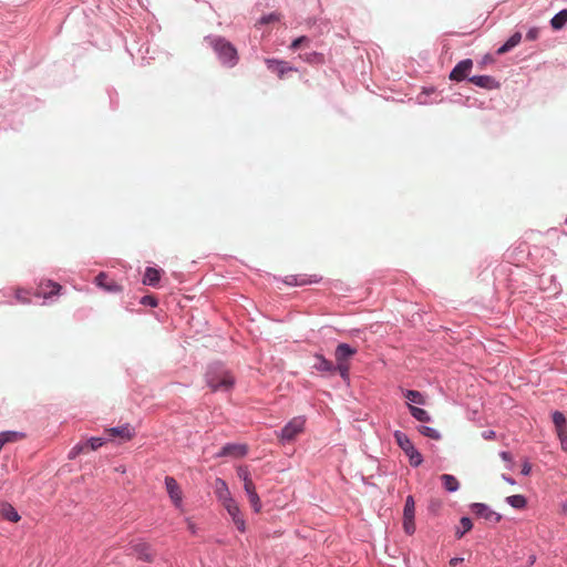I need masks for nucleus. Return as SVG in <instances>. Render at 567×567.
I'll return each mask as SVG.
<instances>
[{
    "instance_id": "nucleus-10",
    "label": "nucleus",
    "mask_w": 567,
    "mask_h": 567,
    "mask_svg": "<svg viewBox=\"0 0 567 567\" xmlns=\"http://www.w3.org/2000/svg\"><path fill=\"white\" fill-rule=\"evenodd\" d=\"M266 64L271 72H275L278 75L279 79H284L288 72L297 71V69L292 68L288 62L276 59H267Z\"/></svg>"
},
{
    "instance_id": "nucleus-1",
    "label": "nucleus",
    "mask_w": 567,
    "mask_h": 567,
    "mask_svg": "<svg viewBox=\"0 0 567 567\" xmlns=\"http://www.w3.org/2000/svg\"><path fill=\"white\" fill-rule=\"evenodd\" d=\"M206 382H207V385L214 392L229 391L235 383V379H234L233 374L225 368L214 367L207 371Z\"/></svg>"
},
{
    "instance_id": "nucleus-50",
    "label": "nucleus",
    "mask_w": 567,
    "mask_h": 567,
    "mask_svg": "<svg viewBox=\"0 0 567 567\" xmlns=\"http://www.w3.org/2000/svg\"><path fill=\"white\" fill-rule=\"evenodd\" d=\"M493 436H494V432H489V434H488V435H486L485 437L491 439V437H493Z\"/></svg>"
},
{
    "instance_id": "nucleus-40",
    "label": "nucleus",
    "mask_w": 567,
    "mask_h": 567,
    "mask_svg": "<svg viewBox=\"0 0 567 567\" xmlns=\"http://www.w3.org/2000/svg\"><path fill=\"white\" fill-rule=\"evenodd\" d=\"M138 558L146 560V561H152L153 555L151 553H148L147 547L143 545L142 549L138 551Z\"/></svg>"
},
{
    "instance_id": "nucleus-45",
    "label": "nucleus",
    "mask_w": 567,
    "mask_h": 567,
    "mask_svg": "<svg viewBox=\"0 0 567 567\" xmlns=\"http://www.w3.org/2000/svg\"><path fill=\"white\" fill-rule=\"evenodd\" d=\"M532 471V466L528 462L524 463L523 467H522V474L523 475H528Z\"/></svg>"
},
{
    "instance_id": "nucleus-2",
    "label": "nucleus",
    "mask_w": 567,
    "mask_h": 567,
    "mask_svg": "<svg viewBox=\"0 0 567 567\" xmlns=\"http://www.w3.org/2000/svg\"><path fill=\"white\" fill-rule=\"evenodd\" d=\"M394 439L400 449L405 453L409 457L410 465L413 467H417L422 464L423 457L421 453L415 449L411 440L408 435L401 431L394 432Z\"/></svg>"
},
{
    "instance_id": "nucleus-3",
    "label": "nucleus",
    "mask_w": 567,
    "mask_h": 567,
    "mask_svg": "<svg viewBox=\"0 0 567 567\" xmlns=\"http://www.w3.org/2000/svg\"><path fill=\"white\" fill-rule=\"evenodd\" d=\"M213 47L223 64L234 66L237 63V50L233 47L231 43L225 39L219 38L213 41Z\"/></svg>"
},
{
    "instance_id": "nucleus-13",
    "label": "nucleus",
    "mask_w": 567,
    "mask_h": 567,
    "mask_svg": "<svg viewBox=\"0 0 567 567\" xmlns=\"http://www.w3.org/2000/svg\"><path fill=\"white\" fill-rule=\"evenodd\" d=\"M553 423L555 425L560 443L564 445V443H567V421L565 415L559 411H555L553 413Z\"/></svg>"
},
{
    "instance_id": "nucleus-27",
    "label": "nucleus",
    "mask_w": 567,
    "mask_h": 567,
    "mask_svg": "<svg viewBox=\"0 0 567 567\" xmlns=\"http://www.w3.org/2000/svg\"><path fill=\"white\" fill-rule=\"evenodd\" d=\"M404 396L410 401V402H413V403H416V404H425V398L424 395L419 392V391H415V390H406L404 392Z\"/></svg>"
},
{
    "instance_id": "nucleus-16",
    "label": "nucleus",
    "mask_w": 567,
    "mask_h": 567,
    "mask_svg": "<svg viewBox=\"0 0 567 567\" xmlns=\"http://www.w3.org/2000/svg\"><path fill=\"white\" fill-rule=\"evenodd\" d=\"M106 433L110 437H120L121 441H130L134 436V430L128 424L107 429Z\"/></svg>"
},
{
    "instance_id": "nucleus-18",
    "label": "nucleus",
    "mask_w": 567,
    "mask_h": 567,
    "mask_svg": "<svg viewBox=\"0 0 567 567\" xmlns=\"http://www.w3.org/2000/svg\"><path fill=\"white\" fill-rule=\"evenodd\" d=\"M0 516L12 523H17L20 520V515L18 514V512L11 504L7 502L0 503Z\"/></svg>"
},
{
    "instance_id": "nucleus-23",
    "label": "nucleus",
    "mask_w": 567,
    "mask_h": 567,
    "mask_svg": "<svg viewBox=\"0 0 567 567\" xmlns=\"http://www.w3.org/2000/svg\"><path fill=\"white\" fill-rule=\"evenodd\" d=\"M567 23V9L560 10L550 20V25L554 30H560Z\"/></svg>"
},
{
    "instance_id": "nucleus-9",
    "label": "nucleus",
    "mask_w": 567,
    "mask_h": 567,
    "mask_svg": "<svg viewBox=\"0 0 567 567\" xmlns=\"http://www.w3.org/2000/svg\"><path fill=\"white\" fill-rule=\"evenodd\" d=\"M472 68H473V61L471 59L462 60L451 71L450 79L452 81H456V82L463 81L467 78Z\"/></svg>"
},
{
    "instance_id": "nucleus-14",
    "label": "nucleus",
    "mask_w": 567,
    "mask_h": 567,
    "mask_svg": "<svg viewBox=\"0 0 567 567\" xmlns=\"http://www.w3.org/2000/svg\"><path fill=\"white\" fill-rule=\"evenodd\" d=\"M95 284L107 292L116 293L122 291L121 285L110 278L105 272H101L95 277Z\"/></svg>"
},
{
    "instance_id": "nucleus-44",
    "label": "nucleus",
    "mask_w": 567,
    "mask_h": 567,
    "mask_svg": "<svg viewBox=\"0 0 567 567\" xmlns=\"http://www.w3.org/2000/svg\"><path fill=\"white\" fill-rule=\"evenodd\" d=\"M538 34H539V29L538 28H532L526 33V39L530 40V41L536 40L538 38Z\"/></svg>"
},
{
    "instance_id": "nucleus-37",
    "label": "nucleus",
    "mask_w": 567,
    "mask_h": 567,
    "mask_svg": "<svg viewBox=\"0 0 567 567\" xmlns=\"http://www.w3.org/2000/svg\"><path fill=\"white\" fill-rule=\"evenodd\" d=\"M334 372H338L343 380H349L350 365H334Z\"/></svg>"
},
{
    "instance_id": "nucleus-38",
    "label": "nucleus",
    "mask_w": 567,
    "mask_h": 567,
    "mask_svg": "<svg viewBox=\"0 0 567 567\" xmlns=\"http://www.w3.org/2000/svg\"><path fill=\"white\" fill-rule=\"evenodd\" d=\"M237 476L243 481V482H246V481H249L251 480L250 477V473H249V470L247 466H239L237 468Z\"/></svg>"
},
{
    "instance_id": "nucleus-24",
    "label": "nucleus",
    "mask_w": 567,
    "mask_h": 567,
    "mask_svg": "<svg viewBox=\"0 0 567 567\" xmlns=\"http://www.w3.org/2000/svg\"><path fill=\"white\" fill-rule=\"evenodd\" d=\"M442 484L447 492H455L460 487L457 478L450 474H443L441 476Z\"/></svg>"
},
{
    "instance_id": "nucleus-35",
    "label": "nucleus",
    "mask_w": 567,
    "mask_h": 567,
    "mask_svg": "<svg viewBox=\"0 0 567 567\" xmlns=\"http://www.w3.org/2000/svg\"><path fill=\"white\" fill-rule=\"evenodd\" d=\"M403 529L408 535H412L415 532L414 517H403Z\"/></svg>"
},
{
    "instance_id": "nucleus-28",
    "label": "nucleus",
    "mask_w": 567,
    "mask_h": 567,
    "mask_svg": "<svg viewBox=\"0 0 567 567\" xmlns=\"http://www.w3.org/2000/svg\"><path fill=\"white\" fill-rule=\"evenodd\" d=\"M506 502L514 508L522 509L526 506V498L523 495H512L506 498Z\"/></svg>"
},
{
    "instance_id": "nucleus-31",
    "label": "nucleus",
    "mask_w": 567,
    "mask_h": 567,
    "mask_svg": "<svg viewBox=\"0 0 567 567\" xmlns=\"http://www.w3.org/2000/svg\"><path fill=\"white\" fill-rule=\"evenodd\" d=\"M419 432L426 436V437H430L432 440H440L441 439V434L437 430L433 429V427H430V426H425V425H422L419 427Z\"/></svg>"
},
{
    "instance_id": "nucleus-21",
    "label": "nucleus",
    "mask_w": 567,
    "mask_h": 567,
    "mask_svg": "<svg viewBox=\"0 0 567 567\" xmlns=\"http://www.w3.org/2000/svg\"><path fill=\"white\" fill-rule=\"evenodd\" d=\"M161 279V271L156 268L147 267L143 277V284L156 286Z\"/></svg>"
},
{
    "instance_id": "nucleus-7",
    "label": "nucleus",
    "mask_w": 567,
    "mask_h": 567,
    "mask_svg": "<svg viewBox=\"0 0 567 567\" xmlns=\"http://www.w3.org/2000/svg\"><path fill=\"white\" fill-rule=\"evenodd\" d=\"M472 512L481 517L484 518L486 522L489 523H498L502 519V515L491 509L487 505L482 503H474L471 505Z\"/></svg>"
},
{
    "instance_id": "nucleus-30",
    "label": "nucleus",
    "mask_w": 567,
    "mask_h": 567,
    "mask_svg": "<svg viewBox=\"0 0 567 567\" xmlns=\"http://www.w3.org/2000/svg\"><path fill=\"white\" fill-rule=\"evenodd\" d=\"M415 515V502L413 496L409 495L405 499L403 517H414Z\"/></svg>"
},
{
    "instance_id": "nucleus-36",
    "label": "nucleus",
    "mask_w": 567,
    "mask_h": 567,
    "mask_svg": "<svg viewBox=\"0 0 567 567\" xmlns=\"http://www.w3.org/2000/svg\"><path fill=\"white\" fill-rule=\"evenodd\" d=\"M84 443H87V451H90V450L95 451L104 444V441L101 437H91L90 440L85 441Z\"/></svg>"
},
{
    "instance_id": "nucleus-41",
    "label": "nucleus",
    "mask_w": 567,
    "mask_h": 567,
    "mask_svg": "<svg viewBox=\"0 0 567 567\" xmlns=\"http://www.w3.org/2000/svg\"><path fill=\"white\" fill-rule=\"evenodd\" d=\"M307 42H309V39H308L307 37L302 35V37H299V38H297L296 40H293V41H292V43H291V45H290V48H291L292 50H297V49H299L303 43H307Z\"/></svg>"
},
{
    "instance_id": "nucleus-22",
    "label": "nucleus",
    "mask_w": 567,
    "mask_h": 567,
    "mask_svg": "<svg viewBox=\"0 0 567 567\" xmlns=\"http://www.w3.org/2000/svg\"><path fill=\"white\" fill-rule=\"evenodd\" d=\"M522 40V34L519 32H515L501 48L497 50V54H504L519 44Z\"/></svg>"
},
{
    "instance_id": "nucleus-34",
    "label": "nucleus",
    "mask_w": 567,
    "mask_h": 567,
    "mask_svg": "<svg viewBox=\"0 0 567 567\" xmlns=\"http://www.w3.org/2000/svg\"><path fill=\"white\" fill-rule=\"evenodd\" d=\"M301 58L308 63H322L323 62V55L320 53H317V52L301 55Z\"/></svg>"
},
{
    "instance_id": "nucleus-42",
    "label": "nucleus",
    "mask_w": 567,
    "mask_h": 567,
    "mask_svg": "<svg viewBox=\"0 0 567 567\" xmlns=\"http://www.w3.org/2000/svg\"><path fill=\"white\" fill-rule=\"evenodd\" d=\"M279 20V16L276 14V13H270L268 16H264L261 19H260V23L261 24H267V23H270V22H274V21H277Z\"/></svg>"
},
{
    "instance_id": "nucleus-11",
    "label": "nucleus",
    "mask_w": 567,
    "mask_h": 567,
    "mask_svg": "<svg viewBox=\"0 0 567 567\" xmlns=\"http://www.w3.org/2000/svg\"><path fill=\"white\" fill-rule=\"evenodd\" d=\"M248 453V446L246 444H226L218 452L217 457L231 456L235 458L244 457Z\"/></svg>"
},
{
    "instance_id": "nucleus-26",
    "label": "nucleus",
    "mask_w": 567,
    "mask_h": 567,
    "mask_svg": "<svg viewBox=\"0 0 567 567\" xmlns=\"http://www.w3.org/2000/svg\"><path fill=\"white\" fill-rule=\"evenodd\" d=\"M0 437L3 441V445L24 439V434L17 431H6L0 433Z\"/></svg>"
},
{
    "instance_id": "nucleus-33",
    "label": "nucleus",
    "mask_w": 567,
    "mask_h": 567,
    "mask_svg": "<svg viewBox=\"0 0 567 567\" xmlns=\"http://www.w3.org/2000/svg\"><path fill=\"white\" fill-rule=\"evenodd\" d=\"M87 452V443H79L75 446L72 447V450L69 453V458L73 460L81 453Z\"/></svg>"
},
{
    "instance_id": "nucleus-29",
    "label": "nucleus",
    "mask_w": 567,
    "mask_h": 567,
    "mask_svg": "<svg viewBox=\"0 0 567 567\" xmlns=\"http://www.w3.org/2000/svg\"><path fill=\"white\" fill-rule=\"evenodd\" d=\"M319 280H320V278H318L316 275L311 276L310 279L301 278L300 280H298V278L296 276H288L286 278V284H288V285H300L301 286V285L318 282Z\"/></svg>"
},
{
    "instance_id": "nucleus-5",
    "label": "nucleus",
    "mask_w": 567,
    "mask_h": 567,
    "mask_svg": "<svg viewBox=\"0 0 567 567\" xmlns=\"http://www.w3.org/2000/svg\"><path fill=\"white\" fill-rule=\"evenodd\" d=\"M357 353V349L348 343H339L334 351V365H350V361Z\"/></svg>"
},
{
    "instance_id": "nucleus-39",
    "label": "nucleus",
    "mask_w": 567,
    "mask_h": 567,
    "mask_svg": "<svg viewBox=\"0 0 567 567\" xmlns=\"http://www.w3.org/2000/svg\"><path fill=\"white\" fill-rule=\"evenodd\" d=\"M16 298L21 303H29L30 302V299L28 298V292L25 290H22V289H17L16 290Z\"/></svg>"
},
{
    "instance_id": "nucleus-17",
    "label": "nucleus",
    "mask_w": 567,
    "mask_h": 567,
    "mask_svg": "<svg viewBox=\"0 0 567 567\" xmlns=\"http://www.w3.org/2000/svg\"><path fill=\"white\" fill-rule=\"evenodd\" d=\"M468 81L476 86L488 90L498 87V83L489 75H475L470 78Z\"/></svg>"
},
{
    "instance_id": "nucleus-6",
    "label": "nucleus",
    "mask_w": 567,
    "mask_h": 567,
    "mask_svg": "<svg viewBox=\"0 0 567 567\" xmlns=\"http://www.w3.org/2000/svg\"><path fill=\"white\" fill-rule=\"evenodd\" d=\"M229 516L233 518L237 529L241 533L246 530V523L244 516L240 513L239 506L235 499H228L227 503L223 504Z\"/></svg>"
},
{
    "instance_id": "nucleus-43",
    "label": "nucleus",
    "mask_w": 567,
    "mask_h": 567,
    "mask_svg": "<svg viewBox=\"0 0 567 567\" xmlns=\"http://www.w3.org/2000/svg\"><path fill=\"white\" fill-rule=\"evenodd\" d=\"M141 302L143 305H147V306H151V307H156L157 306V300L153 296H145V297H143Z\"/></svg>"
},
{
    "instance_id": "nucleus-15",
    "label": "nucleus",
    "mask_w": 567,
    "mask_h": 567,
    "mask_svg": "<svg viewBox=\"0 0 567 567\" xmlns=\"http://www.w3.org/2000/svg\"><path fill=\"white\" fill-rule=\"evenodd\" d=\"M243 483H244V489L248 496L250 505L252 506V508L256 513H259L261 509V502L256 492V486H255L252 480H249V481H246Z\"/></svg>"
},
{
    "instance_id": "nucleus-32",
    "label": "nucleus",
    "mask_w": 567,
    "mask_h": 567,
    "mask_svg": "<svg viewBox=\"0 0 567 567\" xmlns=\"http://www.w3.org/2000/svg\"><path fill=\"white\" fill-rule=\"evenodd\" d=\"M460 524L462 526V530L457 529L455 532V536L457 538H462L463 535L467 532H470L473 527L472 520L468 517H462L460 520Z\"/></svg>"
},
{
    "instance_id": "nucleus-51",
    "label": "nucleus",
    "mask_w": 567,
    "mask_h": 567,
    "mask_svg": "<svg viewBox=\"0 0 567 567\" xmlns=\"http://www.w3.org/2000/svg\"><path fill=\"white\" fill-rule=\"evenodd\" d=\"M561 447L566 451L567 450V443H564V445H561Z\"/></svg>"
},
{
    "instance_id": "nucleus-4",
    "label": "nucleus",
    "mask_w": 567,
    "mask_h": 567,
    "mask_svg": "<svg viewBox=\"0 0 567 567\" xmlns=\"http://www.w3.org/2000/svg\"><path fill=\"white\" fill-rule=\"evenodd\" d=\"M306 419L303 416H296L291 419L277 435L279 441L292 442L296 437L305 431Z\"/></svg>"
},
{
    "instance_id": "nucleus-48",
    "label": "nucleus",
    "mask_w": 567,
    "mask_h": 567,
    "mask_svg": "<svg viewBox=\"0 0 567 567\" xmlns=\"http://www.w3.org/2000/svg\"><path fill=\"white\" fill-rule=\"evenodd\" d=\"M187 528L194 534L195 533V524L193 522H190L189 519L187 520Z\"/></svg>"
},
{
    "instance_id": "nucleus-8",
    "label": "nucleus",
    "mask_w": 567,
    "mask_h": 567,
    "mask_svg": "<svg viewBox=\"0 0 567 567\" xmlns=\"http://www.w3.org/2000/svg\"><path fill=\"white\" fill-rule=\"evenodd\" d=\"M165 486H166L167 494H168L169 498L172 499L173 504L176 507H181L182 502H183V492H182L181 486L178 485L177 481L172 476H166L165 477Z\"/></svg>"
},
{
    "instance_id": "nucleus-20",
    "label": "nucleus",
    "mask_w": 567,
    "mask_h": 567,
    "mask_svg": "<svg viewBox=\"0 0 567 567\" xmlns=\"http://www.w3.org/2000/svg\"><path fill=\"white\" fill-rule=\"evenodd\" d=\"M316 362L313 363V369L322 372L334 373V364L326 359L322 354L315 355Z\"/></svg>"
},
{
    "instance_id": "nucleus-49",
    "label": "nucleus",
    "mask_w": 567,
    "mask_h": 567,
    "mask_svg": "<svg viewBox=\"0 0 567 567\" xmlns=\"http://www.w3.org/2000/svg\"><path fill=\"white\" fill-rule=\"evenodd\" d=\"M502 477H503V480H505L507 483H509V484H512V485H514V484H515V481H514L513 478H511V477H508V476H506V475H503Z\"/></svg>"
},
{
    "instance_id": "nucleus-46",
    "label": "nucleus",
    "mask_w": 567,
    "mask_h": 567,
    "mask_svg": "<svg viewBox=\"0 0 567 567\" xmlns=\"http://www.w3.org/2000/svg\"><path fill=\"white\" fill-rule=\"evenodd\" d=\"M499 456L505 461V462H512V455L509 452H501Z\"/></svg>"
},
{
    "instance_id": "nucleus-19",
    "label": "nucleus",
    "mask_w": 567,
    "mask_h": 567,
    "mask_svg": "<svg viewBox=\"0 0 567 567\" xmlns=\"http://www.w3.org/2000/svg\"><path fill=\"white\" fill-rule=\"evenodd\" d=\"M215 493L223 504L227 503L228 499H234L230 495L226 482L221 478H217L215 482Z\"/></svg>"
},
{
    "instance_id": "nucleus-25",
    "label": "nucleus",
    "mask_w": 567,
    "mask_h": 567,
    "mask_svg": "<svg viewBox=\"0 0 567 567\" xmlns=\"http://www.w3.org/2000/svg\"><path fill=\"white\" fill-rule=\"evenodd\" d=\"M409 410H410L411 415L414 419H416L417 421H420V422H430L431 421V416L425 410L414 406L412 404H409Z\"/></svg>"
},
{
    "instance_id": "nucleus-12",
    "label": "nucleus",
    "mask_w": 567,
    "mask_h": 567,
    "mask_svg": "<svg viewBox=\"0 0 567 567\" xmlns=\"http://www.w3.org/2000/svg\"><path fill=\"white\" fill-rule=\"evenodd\" d=\"M62 289L61 285L52 280H42L37 289L35 296L42 298H49L53 295H58Z\"/></svg>"
},
{
    "instance_id": "nucleus-47",
    "label": "nucleus",
    "mask_w": 567,
    "mask_h": 567,
    "mask_svg": "<svg viewBox=\"0 0 567 567\" xmlns=\"http://www.w3.org/2000/svg\"><path fill=\"white\" fill-rule=\"evenodd\" d=\"M462 560H463L462 558H457V557L452 558V559L450 560V565H451V566H456V565H458Z\"/></svg>"
},
{
    "instance_id": "nucleus-52",
    "label": "nucleus",
    "mask_w": 567,
    "mask_h": 567,
    "mask_svg": "<svg viewBox=\"0 0 567 567\" xmlns=\"http://www.w3.org/2000/svg\"><path fill=\"white\" fill-rule=\"evenodd\" d=\"M118 472H125V468H116Z\"/></svg>"
}]
</instances>
